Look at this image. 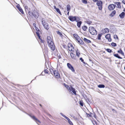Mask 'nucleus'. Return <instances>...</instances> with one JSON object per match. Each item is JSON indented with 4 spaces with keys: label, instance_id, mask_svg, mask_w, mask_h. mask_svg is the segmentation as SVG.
<instances>
[{
    "label": "nucleus",
    "instance_id": "nucleus-1",
    "mask_svg": "<svg viewBox=\"0 0 125 125\" xmlns=\"http://www.w3.org/2000/svg\"><path fill=\"white\" fill-rule=\"evenodd\" d=\"M47 41L48 45L51 49L52 51H54L55 49V46L52 39L50 36H48L47 37Z\"/></svg>",
    "mask_w": 125,
    "mask_h": 125
},
{
    "label": "nucleus",
    "instance_id": "nucleus-2",
    "mask_svg": "<svg viewBox=\"0 0 125 125\" xmlns=\"http://www.w3.org/2000/svg\"><path fill=\"white\" fill-rule=\"evenodd\" d=\"M64 85L65 87L70 92L72 91V92L75 94L76 95V93L74 89L73 88L72 86L71 85L69 86L65 84H64Z\"/></svg>",
    "mask_w": 125,
    "mask_h": 125
},
{
    "label": "nucleus",
    "instance_id": "nucleus-3",
    "mask_svg": "<svg viewBox=\"0 0 125 125\" xmlns=\"http://www.w3.org/2000/svg\"><path fill=\"white\" fill-rule=\"evenodd\" d=\"M89 31L93 35H96L97 34V31L93 27H89Z\"/></svg>",
    "mask_w": 125,
    "mask_h": 125
},
{
    "label": "nucleus",
    "instance_id": "nucleus-4",
    "mask_svg": "<svg viewBox=\"0 0 125 125\" xmlns=\"http://www.w3.org/2000/svg\"><path fill=\"white\" fill-rule=\"evenodd\" d=\"M29 14L31 16H33L35 18H38L39 16L38 13L36 11H34L32 12L29 11Z\"/></svg>",
    "mask_w": 125,
    "mask_h": 125
},
{
    "label": "nucleus",
    "instance_id": "nucleus-5",
    "mask_svg": "<svg viewBox=\"0 0 125 125\" xmlns=\"http://www.w3.org/2000/svg\"><path fill=\"white\" fill-rule=\"evenodd\" d=\"M42 23L45 29L47 30L49 29V27L48 24L44 21L43 19H42Z\"/></svg>",
    "mask_w": 125,
    "mask_h": 125
},
{
    "label": "nucleus",
    "instance_id": "nucleus-6",
    "mask_svg": "<svg viewBox=\"0 0 125 125\" xmlns=\"http://www.w3.org/2000/svg\"><path fill=\"white\" fill-rule=\"evenodd\" d=\"M97 5L98 6V8L99 10H102V2L101 1H98L97 3Z\"/></svg>",
    "mask_w": 125,
    "mask_h": 125
},
{
    "label": "nucleus",
    "instance_id": "nucleus-7",
    "mask_svg": "<svg viewBox=\"0 0 125 125\" xmlns=\"http://www.w3.org/2000/svg\"><path fill=\"white\" fill-rule=\"evenodd\" d=\"M60 114L61 115L66 119L68 121L69 123L70 124V125H73V124L72 122L70 121V119L68 117L66 116L65 115H64L62 113H60Z\"/></svg>",
    "mask_w": 125,
    "mask_h": 125
},
{
    "label": "nucleus",
    "instance_id": "nucleus-8",
    "mask_svg": "<svg viewBox=\"0 0 125 125\" xmlns=\"http://www.w3.org/2000/svg\"><path fill=\"white\" fill-rule=\"evenodd\" d=\"M115 5L113 4L109 5L108 7V8L110 10H112L115 8Z\"/></svg>",
    "mask_w": 125,
    "mask_h": 125
},
{
    "label": "nucleus",
    "instance_id": "nucleus-9",
    "mask_svg": "<svg viewBox=\"0 0 125 125\" xmlns=\"http://www.w3.org/2000/svg\"><path fill=\"white\" fill-rule=\"evenodd\" d=\"M76 18L75 16H70L69 17V19L71 21H76L77 22Z\"/></svg>",
    "mask_w": 125,
    "mask_h": 125
},
{
    "label": "nucleus",
    "instance_id": "nucleus-10",
    "mask_svg": "<svg viewBox=\"0 0 125 125\" xmlns=\"http://www.w3.org/2000/svg\"><path fill=\"white\" fill-rule=\"evenodd\" d=\"M67 66L73 72H74L75 71L74 70L73 67L72 65L69 63H67Z\"/></svg>",
    "mask_w": 125,
    "mask_h": 125
},
{
    "label": "nucleus",
    "instance_id": "nucleus-11",
    "mask_svg": "<svg viewBox=\"0 0 125 125\" xmlns=\"http://www.w3.org/2000/svg\"><path fill=\"white\" fill-rule=\"evenodd\" d=\"M54 74L55 76L57 78H58L60 77V75L59 73H58L57 71L55 70L54 72Z\"/></svg>",
    "mask_w": 125,
    "mask_h": 125
},
{
    "label": "nucleus",
    "instance_id": "nucleus-12",
    "mask_svg": "<svg viewBox=\"0 0 125 125\" xmlns=\"http://www.w3.org/2000/svg\"><path fill=\"white\" fill-rule=\"evenodd\" d=\"M105 38L108 40L109 42H111V39L110 38V34H108L105 36Z\"/></svg>",
    "mask_w": 125,
    "mask_h": 125
},
{
    "label": "nucleus",
    "instance_id": "nucleus-13",
    "mask_svg": "<svg viewBox=\"0 0 125 125\" xmlns=\"http://www.w3.org/2000/svg\"><path fill=\"white\" fill-rule=\"evenodd\" d=\"M69 50L70 51H72L74 49L73 46L71 44H70L68 45Z\"/></svg>",
    "mask_w": 125,
    "mask_h": 125
},
{
    "label": "nucleus",
    "instance_id": "nucleus-14",
    "mask_svg": "<svg viewBox=\"0 0 125 125\" xmlns=\"http://www.w3.org/2000/svg\"><path fill=\"white\" fill-rule=\"evenodd\" d=\"M73 36L77 41L80 40V38L77 34H74Z\"/></svg>",
    "mask_w": 125,
    "mask_h": 125
},
{
    "label": "nucleus",
    "instance_id": "nucleus-15",
    "mask_svg": "<svg viewBox=\"0 0 125 125\" xmlns=\"http://www.w3.org/2000/svg\"><path fill=\"white\" fill-rule=\"evenodd\" d=\"M114 3L117 5V6H116V7H118L119 8H121V6L120 5L121 3L120 2H115Z\"/></svg>",
    "mask_w": 125,
    "mask_h": 125
},
{
    "label": "nucleus",
    "instance_id": "nucleus-16",
    "mask_svg": "<svg viewBox=\"0 0 125 125\" xmlns=\"http://www.w3.org/2000/svg\"><path fill=\"white\" fill-rule=\"evenodd\" d=\"M30 116L34 119L36 122H40V121L38 120L37 118H36L34 116Z\"/></svg>",
    "mask_w": 125,
    "mask_h": 125
},
{
    "label": "nucleus",
    "instance_id": "nucleus-17",
    "mask_svg": "<svg viewBox=\"0 0 125 125\" xmlns=\"http://www.w3.org/2000/svg\"><path fill=\"white\" fill-rule=\"evenodd\" d=\"M125 15V13L124 12H122L119 15V16L121 18H123L124 17V16Z\"/></svg>",
    "mask_w": 125,
    "mask_h": 125
},
{
    "label": "nucleus",
    "instance_id": "nucleus-18",
    "mask_svg": "<svg viewBox=\"0 0 125 125\" xmlns=\"http://www.w3.org/2000/svg\"><path fill=\"white\" fill-rule=\"evenodd\" d=\"M109 32V30L107 28H105L103 30V33H107Z\"/></svg>",
    "mask_w": 125,
    "mask_h": 125
},
{
    "label": "nucleus",
    "instance_id": "nucleus-19",
    "mask_svg": "<svg viewBox=\"0 0 125 125\" xmlns=\"http://www.w3.org/2000/svg\"><path fill=\"white\" fill-rule=\"evenodd\" d=\"M70 55L72 58L74 59H75L76 58L75 55L73 53H70Z\"/></svg>",
    "mask_w": 125,
    "mask_h": 125
},
{
    "label": "nucleus",
    "instance_id": "nucleus-20",
    "mask_svg": "<svg viewBox=\"0 0 125 125\" xmlns=\"http://www.w3.org/2000/svg\"><path fill=\"white\" fill-rule=\"evenodd\" d=\"M84 41L87 43H90L91 41L89 40H88L86 38H84L83 39Z\"/></svg>",
    "mask_w": 125,
    "mask_h": 125
},
{
    "label": "nucleus",
    "instance_id": "nucleus-21",
    "mask_svg": "<svg viewBox=\"0 0 125 125\" xmlns=\"http://www.w3.org/2000/svg\"><path fill=\"white\" fill-rule=\"evenodd\" d=\"M71 6L69 4H68L66 6V10L67 11H69L71 9Z\"/></svg>",
    "mask_w": 125,
    "mask_h": 125
},
{
    "label": "nucleus",
    "instance_id": "nucleus-22",
    "mask_svg": "<svg viewBox=\"0 0 125 125\" xmlns=\"http://www.w3.org/2000/svg\"><path fill=\"white\" fill-rule=\"evenodd\" d=\"M117 52L118 53H120L121 55H123L124 56V53L123 52L122 50L121 49H120L119 50H118L117 51Z\"/></svg>",
    "mask_w": 125,
    "mask_h": 125
},
{
    "label": "nucleus",
    "instance_id": "nucleus-23",
    "mask_svg": "<svg viewBox=\"0 0 125 125\" xmlns=\"http://www.w3.org/2000/svg\"><path fill=\"white\" fill-rule=\"evenodd\" d=\"M78 42L81 44H83V40L81 39L80 38V40L77 41Z\"/></svg>",
    "mask_w": 125,
    "mask_h": 125
},
{
    "label": "nucleus",
    "instance_id": "nucleus-24",
    "mask_svg": "<svg viewBox=\"0 0 125 125\" xmlns=\"http://www.w3.org/2000/svg\"><path fill=\"white\" fill-rule=\"evenodd\" d=\"M114 56L115 57L118 58L119 59H122V58L120 57L118 54H114Z\"/></svg>",
    "mask_w": 125,
    "mask_h": 125
},
{
    "label": "nucleus",
    "instance_id": "nucleus-25",
    "mask_svg": "<svg viewBox=\"0 0 125 125\" xmlns=\"http://www.w3.org/2000/svg\"><path fill=\"white\" fill-rule=\"evenodd\" d=\"M81 23L82 22L81 21L77 22V25L78 27H80V25Z\"/></svg>",
    "mask_w": 125,
    "mask_h": 125
},
{
    "label": "nucleus",
    "instance_id": "nucleus-26",
    "mask_svg": "<svg viewBox=\"0 0 125 125\" xmlns=\"http://www.w3.org/2000/svg\"><path fill=\"white\" fill-rule=\"evenodd\" d=\"M98 87L100 88H104L105 87V86L103 84H100L98 85Z\"/></svg>",
    "mask_w": 125,
    "mask_h": 125
},
{
    "label": "nucleus",
    "instance_id": "nucleus-27",
    "mask_svg": "<svg viewBox=\"0 0 125 125\" xmlns=\"http://www.w3.org/2000/svg\"><path fill=\"white\" fill-rule=\"evenodd\" d=\"M87 28V27L86 26H84L82 27V29L83 30L85 31Z\"/></svg>",
    "mask_w": 125,
    "mask_h": 125
},
{
    "label": "nucleus",
    "instance_id": "nucleus-28",
    "mask_svg": "<svg viewBox=\"0 0 125 125\" xmlns=\"http://www.w3.org/2000/svg\"><path fill=\"white\" fill-rule=\"evenodd\" d=\"M56 9V11L59 13L61 15H62V14L61 13V12L60 11L59 9V8H57Z\"/></svg>",
    "mask_w": 125,
    "mask_h": 125
},
{
    "label": "nucleus",
    "instance_id": "nucleus-29",
    "mask_svg": "<svg viewBox=\"0 0 125 125\" xmlns=\"http://www.w3.org/2000/svg\"><path fill=\"white\" fill-rule=\"evenodd\" d=\"M115 10H114L112 12V13H111V15L112 16H113L115 14Z\"/></svg>",
    "mask_w": 125,
    "mask_h": 125
},
{
    "label": "nucleus",
    "instance_id": "nucleus-30",
    "mask_svg": "<svg viewBox=\"0 0 125 125\" xmlns=\"http://www.w3.org/2000/svg\"><path fill=\"white\" fill-rule=\"evenodd\" d=\"M102 34H98V40H100L101 39V38L102 36Z\"/></svg>",
    "mask_w": 125,
    "mask_h": 125
},
{
    "label": "nucleus",
    "instance_id": "nucleus-31",
    "mask_svg": "<svg viewBox=\"0 0 125 125\" xmlns=\"http://www.w3.org/2000/svg\"><path fill=\"white\" fill-rule=\"evenodd\" d=\"M55 70H53L52 69H50V71L51 73L53 74V73L54 74V72Z\"/></svg>",
    "mask_w": 125,
    "mask_h": 125
},
{
    "label": "nucleus",
    "instance_id": "nucleus-32",
    "mask_svg": "<svg viewBox=\"0 0 125 125\" xmlns=\"http://www.w3.org/2000/svg\"><path fill=\"white\" fill-rule=\"evenodd\" d=\"M19 10L21 13L22 14H24V12L23 11L22 9L21 8H20L19 9Z\"/></svg>",
    "mask_w": 125,
    "mask_h": 125
},
{
    "label": "nucleus",
    "instance_id": "nucleus-33",
    "mask_svg": "<svg viewBox=\"0 0 125 125\" xmlns=\"http://www.w3.org/2000/svg\"><path fill=\"white\" fill-rule=\"evenodd\" d=\"M39 32H36V34L37 35L39 39H41L40 38V35L39 34V33H38Z\"/></svg>",
    "mask_w": 125,
    "mask_h": 125
},
{
    "label": "nucleus",
    "instance_id": "nucleus-34",
    "mask_svg": "<svg viewBox=\"0 0 125 125\" xmlns=\"http://www.w3.org/2000/svg\"><path fill=\"white\" fill-rule=\"evenodd\" d=\"M106 50L109 52H112V50L109 49H107Z\"/></svg>",
    "mask_w": 125,
    "mask_h": 125
},
{
    "label": "nucleus",
    "instance_id": "nucleus-35",
    "mask_svg": "<svg viewBox=\"0 0 125 125\" xmlns=\"http://www.w3.org/2000/svg\"><path fill=\"white\" fill-rule=\"evenodd\" d=\"M82 1L84 4H86L87 3V1L86 0H82Z\"/></svg>",
    "mask_w": 125,
    "mask_h": 125
},
{
    "label": "nucleus",
    "instance_id": "nucleus-36",
    "mask_svg": "<svg viewBox=\"0 0 125 125\" xmlns=\"http://www.w3.org/2000/svg\"><path fill=\"white\" fill-rule=\"evenodd\" d=\"M111 45L113 46H115L116 45V43L114 42L112 43H111Z\"/></svg>",
    "mask_w": 125,
    "mask_h": 125
},
{
    "label": "nucleus",
    "instance_id": "nucleus-37",
    "mask_svg": "<svg viewBox=\"0 0 125 125\" xmlns=\"http://www.w3.org/2000/svg\"><path fill=\"white\" fill-rule=\"evenodd\" d=\"M114 38L115 39H118V37L116 35H114Z\"/></svg>",
    "mask_w": 125,
    "mask_h": 125
},
{
    "label": "nucleus",
    "instance_id": "nucleus-38",
    "mask_svg": "<svg viewBox=\"0 0 125 125\" xmlns=\"http://www.w3.org/2000/svg\"><path fill=\"white\" fill-rule=\"evenodd\" d=\"M80 54V53H79V52H77V51H76V56H78V57H79Z\"/></svg>",
    "mask_w": 125,
    "mask_h": 125
},
{
    "label": "nucleus",
    "instance_id": "nucleus-39",
    "mask_svg": "<svg viewBox=\"0 0 125 125\" xmlns=\"http://www.w3.org/2000/svg\"><path fill=\"white\" fill-rule=\"evenodd\" d=\"M57 33L61 36L62 35V33L59 31H58Z\"/></svg>",
    "mask_w": 125,
    "mask_h": 125
},
{
    "label": "nucleus",
    "instance_id": "nucleus-40",
    "mask_svg": "<svg viewBox=\"0 0 125 125\" xmlns=\"http://www.w3.org/2000/svg\"><path fill=\"white\" fill-rule=\"evenodd\" d=\"M79 102H80V105L81 106H83V102H81V101H80Z\"/></svg>",
    "mask_w": 125,
    "mask_h": 125
},
{
    "label": "nucleus",
    "instance_id": "nucleus-41",
    "mask_svg": "<svg viewBox=\"0 0 125 125\" xmlns=\"http://www.w3.org/2000/svg\"><path fill=\"white\" fill-rule=\"evenodd\" d=\"M92 23V22L90 21H87V23L89 24H91Z\"/></svg>",
    "mask_w": 125,
    "mask_h": 125
},
{
    "label": "nucleus",
    "instance_id": "nucleus-42",
    "mask_svg": "<svg viewBox=\"0 0 125 125\" xmlns=\"http://www.w3.org/2000/svg\"><path fill=\"white\" fill-rule=\"evenodd\" d=\"M80 60H81L82 62H83L84 61L83 59H82V58H80Z\"/></svg>",
    "mask_w": 125,
    "mask_h": 125
},
{
    "label": "nucleus",
    "instance_id": "nucleus-43",
    "mask_svg": "<svg viewBox=\"0 0 125 125\" xmlns=\"http://www.w3.org/2000/svg\"><path fill=\"white\" fill-rule=\"evenodd\" d=\"M16 7H17V9H18V10H19V9L21 8V7H20L19 6H18V5H17L16 6Z\"/></svg>",
    "mask_w": 125,
    "mask_h": 125
},
{
    "label": "nucleus",
    "instance_id": "nucleus-44",
    "mask_svg": "<svg viewBox=\"0 0 125 125\" xmlns=\"http://www.w3.org/2000/svg\"><path fill=\"white\" fill-rule=\"evenodd\" d=\"M35 28L36 29V30L37 31V32H38V31H39L38 29V28H37L36 27H35Z\"/></svg>",
    "mask_w": 125,
    "mask_h": 125
},
{
    "label": "nucleus",
    "instance_id": "nucleus-45",
    "mask_svg": "<svg viewBox=\"0 0 125 125\" xmlns=\"http://www.w3.org/2000/svg\"><path fill=\"white\" fill-rule=\"evenodd\" d=\"M122 2L125 4V0H123Z\"/></svg>",
    "mask_w": 125,
    "mask_h": 125
},
{
    "label": "nucleus",
    "instance_id": "nucleus-46",
    "mask_svg": "<svg viewBox=\"0 0 125 125\" xmlns=\"http://www.w3.org/2000/svg\"><path fill=\"white\" fill-rule=\"evenodd\" d=\"M45 72L46 73H48V71L46 70H44Z\"/></svg>",
    "mask_w": 125,
    "mask_h": 125
},
{
    "label": "nucleus",
    "instance_id": "nucleus-47",
    "mask_svg": "<svg viewBox=\"0 0 125 125\" xmlns=\"http://www.w3.org/2000/svg\"><path fill=\"white\" fill-rule=\"evenodd\" d=\"M33 25L34 26V27L35 28V27H36V24L35 23H33Z\"/></svg>",
    "mask_w": 125,
    "mask_h": 125
},
{
    "label": "nucleus",
    "instance_id": "nucleus-48",
    "mask_svg": "<svg viewBox=\"0 0 125 125\" xmlns=\"http://www.w3.org/2000/svg\"><path fill=\"white\" fill-rule=\"evenodd\" d=\"M58 57L59 59H60L61 58V55H59L58 56Z\"/></svg>",
    "mask_w": 125,
    "mask_h": 125
},
{
    "label": "nucleus",
    "instance_id": "nucleus-49",
    "mask_svg": "<svg viewBox=\"0 0 125 125\" xmlns=\"http://www.w3.org/2000/svg\"><path fill=\"white\" fill-rule=\"evenodd\" d=\"M112 110L114 112V111H115V109H112Z\"/></svg>",
    "mask_w": 125,
    "mask_h": 125
},
{
    "label": "nucleus",
    "instance_id": "nucleus-50",
    "mask_svg": "<svg viewBox=\"0 0 125 125\" xmlns=\"http://www.w3.org/2000/svg\"><path fill=\"white\" fill-rule=\"evenodd\" d=\"M57 8H56V6H54V9L55 10H56V9H57Z\"/></svg>",
    "mask_w": 125,
    "mask_h": 125
},
{
    "label": "nucleus",
    "instance_id": "nucleus-51",
    "mask_svg": "<svg viewBox=\"0 0 125 125\" xmlns=\"http://www.w3.org/2000/svg\"><path fill=\"white\" fill-rule=\"evenodd\" d=\"M68 12V13H67V15L68 16H69V11H67Z\"/></svg>",
    "mask_w": 125,
    "mask_h": 125
},
{
    "label": "nucleus",
    "instance_id": "nucleus-52",
    "mask_svg": "<svg viewBox=\"0 0 125 125\" xmlns=\"http://www.w3.org/2000/svg\"><path fill=\"white\" fill-rule=\"evenodd\" d=\"M93 0L94 2H96L97 1V0Z\"/></svg>",
    "mask_w": 125,
    "mask_h": 125
},
{
    "label": "nucleus",
    "instance_id": "nucleus-53",
    "mask_svg": "<svg viewBox=\"0 0 125 125\" xmlns=\"http://www.w3.org/2000/svg\"><path fill=\"white\" fill-rule=\"evenodd\" d=\"M87 116H88V115H89L90 116V115H89V114H87Z\"/></svg>",
    "mask_w": 125,
    "mask_h": 125
},
{
    "label": "nucleus",
    "instance_id": "nucleus-54",
    "mask_svg": "<svg viewBox=\"0 0 125 125\" xmlns=\"http://www.w3.org/2000/svg\"><path fill=\"white\" fill-rule=\"evenodd\" d=\"M123 11L125 12V8L124 10H123Z\"/></svg>",
    "mask_w": 125,
    "mask_h": 125
},
{
    "label": "nucleus",
    "instance_id": "nucleus-55",
    "mask_svg": "<svg viewBox=\"0 0 125 125\" xmlns=\"http://www.w3.org/2000/svg\"><path fill=\"white\" fill-rule=\"evenodd\" d=\"M83 62L84 63V64H85V62L84 61H83Z\"/></svg>",
    "mask_w": 125,
    "mask_h": 125
},
{
    "label": "nucleus",
    "instance_id": "nucleus-56",
    "mask_svg": "<svg viewBox=\"0 0 125 125\" xmlns=\"http://www.w3.org/2000/svg\"><path fill=\"white\" fill-rule=\"evenodd\" d=\"M27 8V7H26V8Z\"/></svg>",
    "mask_w": 125,
    "mask_h": 125
},
{
    "label": "nucleus",
    "instance_id": "nucleus-57",
    "mask_svg": "<svg viewBox=\"0 0 125 125\" xmlns=\"http://www.w3.org/2000/svg\"><path fill=\"white\" fill-rule=\"evenodd\" d=\"M124 69L125 70V67H124Z\"/></svg>",
    "mask_w": 125,
    "mask_h": 125
},
{
    "label": "nucleus",
    "instance_id": "nucleus-58",
    "mask_svg": "<svg viewBox=\"0 0 125 125\" xmlns=\"http://www.w3.org/2000/svg\"><path fill=\"white\" fill-rule=\"evenodd\" d=\"M40 105L41 106V104H40Z\"/></svg>",
    "mask_w": 125,
    "mask_h": 125
},
{
    "label": "nucleus",
    "instance_id": "nucleus-59",
    "mask_svg": "<svg viewBox=\"0 0 125 125\" xmlns=\"http://www.w3.org/2000/svg\"><path fill=\"white\" fill-rule=\"evenodd\" d=\"M72 116V117H73V116Z\"/></svg>",
    "mask_w": 125,
    "mask_h": 125
}]
</instances>
